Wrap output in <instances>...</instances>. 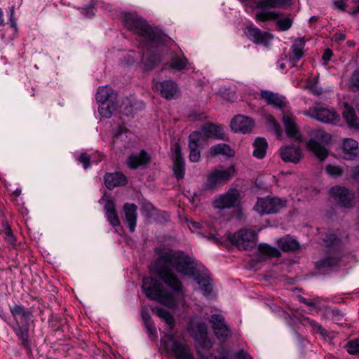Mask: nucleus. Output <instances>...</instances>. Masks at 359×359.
<instances>
[{
	"mask_svg": "<svg viewBox=\"0 0 359 359\" xmlns=\"http://www.w3.org/2000/svg\"><path fill=\"white\" fill-rule=\"evenodd\" d=\"M194 259L182 250H166L155 260L153 274L173 292L180 294L183 285L177 273L191 276L195 273Z\"/></svg>",
	"mask_w": 359,
	"mask_h": 359,
	"instance_id": "1",
	"label": "nucleus"
},
{
	"mask_svg": "<svg viewBox=\"0 0 359 359\" xmlns=\"http://www.w3.org/2000/svg\"><path fill=\"white\" fill-rule=\"evenodd\" d=\"M125 27L140 37L144 46L147 48L158 46L163 43V33L151 27L141 16L135 13H125L122 15Z\"/></svg>",
	"mask_w": 359,
	"mask_h": 359,
	"instance_id": "2",
	"label": "nucleus"
},
{
	"mask_svg": "<svg viewBox=\"0 0 359 359\" xmlns=\"http://www.w3.org/2000/svg\"><path fill=\"white\" fill-rule=\"evenodd\" d=\"M208 139H225V133L222 126L212 123H205L201 127L200 131H194L189 135V160L198 162L201 159L200 149H203Z\"/></svg>",
	"mask_w": 359,
	"mask_h": 359,
	"instance_id": "3",
	"label": "nucleus"
},
{
	"mask_svg": "<svg viewBox=\"0 0 359 359\" xmlns=\"http://www.w3.org/2000/svg\"><path fill=\"white\" fill-rule=\"evenodd\" d=\"M142 288L146 296L151 299L172 308L176 305L172 294L165 290L163 285L152 277L143 278Z\"/></svg>",
	"mask_w": 359,
	"mask_h": 359,
	"instance_id": "4",
	"label": "nucleus"
},
{
	"mask_svg": "<svg viewBox=\"0 0 359 359\" xmlns=\"http://www.w3.org/2000/svg\"><path fill=\"white\" fill-rule=\"evenodd\" d=\"M229 239L239 249L248 250L256 245L257 233L254 230L243 229L231 235Z\"/></svg>",
	"mask_w": 359,
	"mask_h": 359,
	"instance_id": "5",
	"label": "nucleus"
},
{
	"mask_svg": "<svg viewBox=\"0 0 359 359\" xmlns=\"http://www.w3.org/2000/svg\"><path fill=\"white\" fill-rule=\"evenodd\" d=\"M165 337V348L174 354L177 359H194L188 346L176 339L172 333L167 332Z\"/></svg>",
	"mask_w": 359,
	"mask_h": 359,
	"instance_id": "6",
	"label": "nucleus"
},
{
	"mask_svg": "<svg viewBox=\"0 0 359 359\" xmlns=\"http://www.w3.org/2000/svg\"><path fill=\"white\" fill-rule=\"evenodd\" d=\"M304 114L325 123L335 124L339 119V116L334 111L323 107L320 104L310 108Z\"/></svg>",
	"mask_w": 359,
	"mask_h": 359,
	"instance_id": "7",
	"label": "nucleus"
},
{
	"mask_svg": "<svg viewBox=\"0 0 359 359\" xmlns=\"http://www.w3.org/2000/svg\"><path fill=\"white\" fill-rule=\"evenodd\" d=\"M284 206V201L280 198L266 197L258 198L254 209L262 215L271 214L278 212Z\"/></svg>",
	"mask_w": 359,
	"mask_h": 359,
	"instance_id": "8",
	"label": "nucleus"
},
{
	"mask_svg": "<svg viewBox=\"0 0 359 359\" xmlns=\"http://www.w3.org/2000/svg\"><path fill=\"white\" fill-rule=\"evenodd\" d=\"M234 174L235 168L233 165H231L224 170H215L208 175L205 189L207 190L213 189L217 184L231 180Z\"/></svg>",
	"mask_w": 359,
	"mask_h": 359,
	"instance_id": "9",
	"label": "nucleus"
},
{
	"mask_svg": "<svg viewBox=\"0 0 359 359\" xmlns=\"http://www.w3.org/2000/svg\"><path fill=\"white\" fill-rule=\"evenodd\" d=\"M194 337L195 340L198 343L199 346L197 348L196 352L198 356V358L201 359L198 351L201 352L203 355H212V353L203 352L201 350V348L203 349H208L212 346V342L210 339L208 337V328L205 323H198L196 325V331L194 332ZM214 356V355L212 354ZM217 358V356H216ZM219 357H217L219 358ZM222 358L226 359V357L223 356Z\"/></svg>",
	"mask_w": 359,
	"mask_h": 359,
	"instance_id": "10",
	"label": "nucleus"
},
{
	"mask_svg": "<svg viewBox=\"0 0 359 359\" xmlns=\"http://www.w3.org/2000/svg\"><path fill=\"white\" fill-rule=\"evenodd\" d=\"M330 194L334 198L336 203L344 208L352 207V202L354 198V194L349 191L346 187L334 186L330 190Z\"/></svg>",
	"mask_w": 359,
	"mask_h": 359,
	"instance_id": "11",
	"label": "nucleus"
},
{
	"mask_svg": "<svg viewBox=\"0 0 359 359\" xmlns=\"http://www.w3.org/2000/svg\"><path fill=\"white\" fill-rule=\"evenodd\" d=\"M210 322L216 337L222 341L231 336V330L226 324L224 318L220 314H212L210 317Z\"/></svg>",
	"mask_w": 359,
	"mask_h": 359,
	"instance_id": "12",
	"label": "nucleus"
},
{
	"mask_svg": "<svg viewBox=\"0 0 359 359\" xmlns=\"http://www.w3.org/2000/svg\"><path fill=\"white\" fill-rule=\"evenodd\" d=\"M230 126L235 132L243 133H250L254 127V121L252 118L238 114L231 120Z\"/></svg>",
	"mask_w": 359,
	"mask_h": 359,
	"instance_id": "13",
	"label": "nucleus"
},
{
	"mask_svg": "<svg viewBox=\"0 0 359 359\" xmlns=\"http://www.w3.org/2000/svg\"><path fill=\"white\" fill-rule=\"evenodd\" d=\"M137 207L133 203H126L123 207L122 219L128 226L130 232H134L137 222Z\"/></svg>",
	"mask_w": 359,
	"mask_h": 359,
	"instance_id": "14",
	"label": "nucleus"
},
{
	"mask_svg": "<svg viewBox=\"0 0 359 359\" xmlns=\"http://www.w3.org/2000/svg\"><path fill=\"white\" fill-rule=\"evenodd\" d=\"M245 33L248 39L255 43L266 45L273 38L271 34L262 32L259 29L250 26L246 27Z\"/></svg>",
	"mask_w": 359,
	"mask_h": 359,
	"instance_id": "15",
	"label": "nucleus"
},
{
	"mask_svg": "<svg viewBox=\"0 0 359 359\" xmlns=\"http://www.w3.org/2000/svg\"><path fill=\"white\" fill-rule=\"evenodd\" d=\"M151 161V156L145 151L131 154L128 158V165L131 169L144 167Z\"/></svg>",
	"mask_w": 359,
	"mask_h": 359,
	"instance_id": "16",
	"label": "nucleus"
},
{
	"mask_svg": "<svg viewBox=\"0 0 359 359\" xmlns=\"http://www.w3.org/2000/svg\"><path fill=\"white\" fill-rule=\"evenodd\" d=\"M238 193L236 190L229 191L215 201V208L223 210L234 207L238 201Z\"/></svg>",
	"mask_w": 359,
	"mask_h": 359,
	"instance_id": "17",
	"label": "nucleus"
},
{
	"mask_svg": "<svg viewBox=\"0 0 359 359\" xmlns=\"http://www.w3.org/2000/svg\"><path fill=\"white\" fill-rule=\"evenodd\" d=\"M343 158L353 160L359 157L358 143L353 139L347 138L344 140L342 148Z\"/></svg>",
	"mask_w": 359,
	"mask_h": 359,
	"instance_id": "18",
	"label": "nucleus"
},
{
	"mask_svg": "<svg viewBox=\"0 0 359 359\" xmlns=\"http://www.w3.org/2000/svg\"><path fill=\"white\" fill-rule=\"evenodd\" d=\"M156 88L160 90L161 95L167 100L175 98L177 93V84L171 80L156 83Z\"/></svg>",
	"mask_w": 359,
	"mask_h": 359,
	"instance_id": "19",
	"label": "nucleus"
},
{
	"mask_svg": "<svg viewBox=\"0 0 359 359\" xmlns=\"http://www.w3.org/2000/svg\"><path fill=\"white\" fill-rule=\"evenodd\" d=\"M282 159L285 162L298 163L302 154L299 147L288 146L280 149Z\"/></svg>",
	"mask_w": 359,
	"mask_h": 359,
	"instance_id": "20",
	"label": "nucleus"
},
{
	"mask_svg": "<svg viewBox=\"0 0 359 359\" xmlns=\"http://www.w3.org/2000/svg\"><path fill=\"white\" fill-rule=\"evenodd\" d=\"M283 122L287 136L293 138L295 141L299 142H302V135L294 119L290 116H284Z\"/></svg>",
	"mask_w": 359,
	"mask_h": 359,
	"instance_id": "21",
	"label": "nucleus"
},
{
	"mask_svg": "<svg viewBox=\"0 0 359 359\" xmlns=\"http://www.w3.org/2000/svg\"><path fill=\"white\" fill-rule=\"evenodd\" d=\"M106 187L111 190L116 187L124 186L127 184L126 177L121 172L107 173L104 177Z\"/></svg>",
	"mask_w": 359,
	"mask_h": 359,
	"instance_id": "22",
	"label": "nucleus"
},
{
	"mask_svg": "<svg viewBox=\"0 0 359 359\" xmlns=\"http://www.w3.org/2000/svg\"><path fill=\"white\" fill-rule=\"evenodd\" d=\"M173 172L177 180H182L184 178L185 173V163L181 154L180 147L178 144L175 150Z\"/></svg>",
	"mask_w": 359,
	"mask_h": 359,
	"instance_id": "23",
	"label": "nucleus"
},
{
	"mask_svg": "<svg viewBox=\"0 0 359 359\" xmlns=\"http://www.w3.org/2000/svg\"><path fill=\"white\" fill-rule=\"evenodd\" d=\"M260 97L266 101L267 104L282 109L284 107V97L280 96L278 93H274L269 90H262Z\"/></svg>",
	"mask_w": 359,
	"mask_h": 359,
	"instance_id": "24",
	"label": "nucleus"
},
{
	"mask_svg": "<svg viewBox=\"0 0 359 359\" xmlns=\"http://www.w3.org/2000/svg\"><path fill=\"white\" fill-rule=\"evenodd\" d=\"M96 100L98 103L109 102L116 100V95L111 87L106 86L98 88L96 93Z\"/></svg>",
	"mask_w": 359,
	"mask_h": 359,
	"instance_id": "25",
	"label": "nucleus"
},
{
	"mask_svg": "<svg viewBox=\"0 0 359 359\" xmlns=\"http://www.w3.org/2000/svg\"><path fill=\"white\" fill-rule=\"evenodd\" d=\"M305 46V41L302 38H297L294 40L291 46L290 53V59L297 62L304 55L303 49Z\"/></svg>",
	"mask_w": 359,
	"mask_h": 359,
	"instance_id": "26",
	"label": "nucleus"
},
{
	"mask_svg": "<svg viewBox=\"0 0 359 359\" xmlns=\"http://www.w3.org/2000/svg\"><path fill=\"white\" fill-rule=\"evenodd\" d=\"M104 209L106 211V215L109 223L113 226H118L121 224L117 211L115 208L114 203L108 200L104 205Z\"/></svg>",
	"mask_w": 359,
	"mask_h": 359,
	"instance_id": "27",
	"label": "nucleus"
},
{
	"mask_svg": "<svg viewBox=\"0 0 359 359\" xmlns=\"http://www.w3.org/2000/svg\"><path fill=\"white\" fill-rule=\"evenodd\" d=\"M306 146L320 161H323L327 156V149L315 140L311 139Z\"/></svg>",
	"mask_w": 359,
	"mask_h": 359,
	"instance_id": "28",
	"label": "nucleus"
},
{
	"mask_svg": "<svg viewBox=\"0 0 359 359\" xmlns=\"http://www.w3.org/2000/svg\"><path fill=\"white\" fill-rule=\"evenodd\" d=\"M209 154L212 157H215L219 154L228 157H232L234 155V151L229 144L220 143L211 147L209 150Z\"/></svg>",
	"mask_w": 359,
	"mask_h": 359,
	"instance_id": "29",
	"label": "nucleus"
},
{
	"mask_svg": "<svg viewBox=\"0 0 359 359\" xmlns=\"http://www.w3.org/2000/svg\"><path fill=\"white\" fill-rule=\"evenodd\" d=\"M254 151L253 155L257 158H263L268 148V143L265 138L257 137L255 139L254 143Z\"/></svg>",
	"mask_w": 359,
	"mask_h": 359,
	"instance_id": "30",
	"label": "nucleus"
},
{
	"mask_svg": "<svg viewBox=\"0 0 359 359\" xmlns=\"http://www.w3.org/2000/svg\"><path fill=\"white\" fill-rule=\"evenodd\" d=\"M344 108L345 110L343 112V117L345 118L348 126L352 128H358L359 123L355 110L346 103L344 104Z\"/></svg>",
	"mask_w": 359,
	"mask_h": 359,
	"instance_id": "31",
	"label": "nucleus"
},
{
	"mask_svg": "<svg viewBox=\"0 0 359 359\" xmlns=\"http://www.w3.org/2000/svg\"><path fill=\"white\" fill-rule=\"evenodd\" d=\"M118 103L116 101L100 103L99 107L100 114L104 118H110L113 112L117 109Z\"/></svg>",
	"mask_w": 359,
	"mask_h": 359,
	"instance_id": "32",
	"label": "nucleus"
},
{
	"mask_svg": "<svg viewBox=\"0 0 359 359\" xmlns=\"http://www.w3.org/2000/svg\"><path fill=\"white\" fill-rule=\"evenodd\" d=\"M196 280L203 287V294L209 296L212 290V280L205 275H199L196 278Z\"/></svg>",
	"mask_w": 359,
	"mask_h": 359,
	"instance_id": "33",
	"label": "nucleus"
},
{
	"mask_svg": "<svg viewBox=\"0 0 359 359\" xmlns=\"http://www.w3.org/2000/svg\"><path fill=\"white\" fill-rule=\"evenodd\" d=\"M340 257L339 256L334 257H326L315 263L316 268L318 270H321L325 268L332 267L337 266L340 262Z\"/></svg>",
	"mask_w": 359,
	"mask_h": 359,
	"instance_id": "34",
	"label": "nucleus"
},
{
	"mask_svg": "<svg viewBox=\"0 0 359 359\" xmlns=\"http://www.w3.org/2000/svg\"><path fill=\"white\" fill-rule=\"evenodd\" d=\"M280 246L284 252L295 251L299 248V243L290 237H286L280 240Z\"/></svg>",
	"mask_w": 359,
	"mask_h": 359,
	"instance_id": "35",
	"label": "nucleus"
},
{
	"mask_svg": "<svg viewBox=\"0 0 359 359\" xmlns=\"http://www.w3.org/2000/svg\"><path fill=\"white\" fill-rule=\"evenodd\" d=\"M156 314L160 318L165 322V323L169 326L170 331H172L175 325L173 316L169 311L163 308L158 309ZM170 332L172 333V332Z\"/></svg>",
	"mask_w": 359,
	"mask_h": 359,
	"instance_id": "36",
	"label": "nucleus"
},
{
	"mask_svg": "<svg viewBox=\"0 0 359 359\" xmlns=\"http://www.w3.org/2000/svg\"><path fill=\"white\" fill-rule=\"evenodd\" d=\"M161 62V57L158 54H150L144 62V69L151 70Z\"/></svg>",
	"mask_w": 359,
	"mask_h": 359,
	"instance_id": "37",
	"label": "nucleus"
},
{
	"mask_svg": "<svg viewBox=\"0 0 359 359\" xmlns=\"http://www.w3.org/2000/svg\"><path fill=\"white\" fill-rule=\"evenodd\" d=\"M187 60L184 57L176 56L171 59L170 67L177 70H182L187 67Z\"/></svg>",
	"mask_w": 359,
	"mask_h": 359,
	"instance_id": "38",
	"label": "nucleus"
},
{
	"mask_svg": "<svg viewBox=\"0 0 359 359\" xmlns=\"http://www.w3.org/2000/svg\"><path fill=\"white\" fill-rule=\"evenodd\" d=\"M259 251L264 255H269L272 257H279L280 252L276 248H272L266 244H260L259 245Z\"/></svg>",
	"mask_w": 359,
	"mask_h": 359,
	"instance_id": "39",
	"label": "nucleus"
},
{
	"mask_svg": "<svg viewBox=\"0 0 359 359\" xmlns=\"http://www.w3.org/2000/svg\"><path fill=\"white\" fill-rule=\"evenodd\" d=\"M290 0H263L258 4V6L264 8H280L289 3Z\"/></svg>",
	"mask_w": 359,
	"mask_h": 359,
	"instance_id": "40",
	"label": "nucleus"
},
{
	"mask_svg": "<svg viewBox=\"0 0 359 359\" xmlns=\"http://www.w3.org/2000/svg\"><path fill=\"white\" fill-rule=\"evenodd\" d=\"M278 13L272 11L266 12L262 10L260 12H257L255 15V20L257 21L266 22L270 20H276L278 18Z\"/></svg>",
	"mask_w": 359,
	"mask_h": 359,
	"instance_id": "41",
	"label": "nucleus"
},
{
	"mask_svg": "<svg viewBox=\"0 0 359 359\" xmlns=\"http://www.w3.org/2000/svg\"><path fill=\"white\" fill-rule=\"evenodd\" d=\"M324 241L326 243L327 248L330 249L333 248L334 251H338L339 250L340 240L334 234L327 235Z\"/></svg>",
	"mask_w": 359,
	"mask_h": 359,
	"instance_id": "42",
	"label": "nucleus"
},
{
	"mask_svg": "<svg viewBox=\"0 0 359 359\" xmlns=\"http://www.w3.org/2000/svg\"><path fill=\"white\" fill-rule=\"evenodd\" d=\"M347 352L351 355L359 354V338L348 341L346 344Z\"/></svg>",
	"mask_w": 359,
	"mask_h": 359,
	"instance_id": "43",
	"label": "nucleus"
},
{
	"mask_svg": "<svg viewBox=\"0 0 359 359\" xmlns=\"http://www.w3.org/2000/svg\"><path fill=\"white\" fill-rule=\"evenodd\" d=\"M4 225L5 226V229L4 232L5 235V241H6L8 245L13 247L15 245V238L12 233L11 229L7 222L4 224Z\"/></svg>",
	"mask_w": 359,
	"mask_h": 359,
	"instance_id": "44",
	"label": "nucleus"
},
{
	"mask_svg": "<svg viewBox=\"0 0 359 359\" xmlns=\"http://www.w3.org/2000/svg\"><path fill=\"white\" fill-rule=\"evenodd\" d=\"M293 20L292 18L289 17L280 18L276 21V25L280 31H286L288 30L292 25Z\"/></svg>",
	"mask_w": 359,
	"mask_h": 359,
	"instance_id": "45",
	"label": "nucleus"
},
{
	"mask_svg": "<svg viewBox=\"0 0 359 359\" xmlns=\"http://www.w3.org/2000/svg\"><path fill=\"white\" fill-rule=\"evenodd\" d=\"M11 312L13 316L16 318L18 316H22L25 318H27L29 316V313L25 311V309L22 306L15 305L11 308Z\"/></svg>",
	"mask_w": 359,
	"mask_h": 359,
	"instance_id": "46",
	"label": "nucleus"
},
{
	"mask_svg": "<svg viewBox=\"0 0 359 359\" xmlns=\"http://www.w3.org/2000/svg\"><path fill=\"white\" fill-rule=\"evenodd\" d=\"M313 135L315 138L323 142L328 143L331 140L330 135L325 133L322 129H317L313 132Z\"/></svg>",
	"mask_w": 359,
	"mask_h": 359,
	"instance_id": "47",
	"label": "nucleus"
},
{
	"mask_svg": "<svg viewBox=\"0 0 359 359\" xmlns=\"http://www.w3.org/2000/svg\"><path fill=\"white\" fill-rule=\"evenodd\" d=\"M327 173L332 177H339L343 174V169L338 165H327L326 166Z\"/></svg>",
	"mask_w": 359,
	"mask_h": 359,
	"instance_id": "48",
	"label": "nucleus"
},
{
	"mask_svg": "<svg viewBox=\"0 0 359 359\" xmlns=\"http://www.w3.org/2000/svg\"><path fill=\"white\" fill-rule=\"evenodd\" d=\"M16 334L22 341V344L27 346L28 343V329L24 327H19Z\"/></svg>",
	"mask_w": 359,
	"mask_h": 359,
	"instance_id": "49",
	"label": "nucleus"
},
{
	"mask_svg": "<svg viewBox=\"0 0 359 359\" xmlns=\"http://www.w3.org/2000/svg\"><path fill=\"white\" fill-rule=\"evenodd\" d=\"M267 122L271 128L275 131L277 137H280L282 133V128L275 121L273 117L269 118Z\"/></svg>",
	"mask_w": 359,
	"mask_h": 359,
	"instance_id": "50",
	"label": "nucleus"
},
{
	"mask_svg": "<svg viewBox=\"0 0 359 359\" xmlns=\"http://www.w3.org/2000/svg\"><path fill=\"white\" fill-rule=\"evenodd\" d=\"M77 160L83 164L84 169H88L90 165V156L85 152L81 153Z\"/></svg>",
	"mask_w": 359,
	"mask_h": 359,
	"instance_id": "51",
	"label": "nucleus"
},
{
	"mask_svg": "<svg viewBox=\"0 0 359 359\" xmlns=\"http://www.w3.org/2000/svg\"><path fill=\"white\" fill-rule=\"evenodd\" d=\"M352 87L355 88V90H359V70H355L350 78ZM354 91V90H353Z\"/></svg>",
	"mask_w": 359,
	"mask_h": 359,
	"instance_id": "52",
	"label": "nucleus"
},
{
	"mask_svg": "<svg viewBox=\"0 0 359 359\" xmlns=\"http://www.w3.org/2000/svg\"><path fill=\"white\" fill-rule=\"evenodd\" d=\"M144 326H145V327L147 329V331L148 334L150 336H154V335L156 334V327H155V326L154 325L153 321L144 324Z\"/></svg>",
	"mask_w": 359,
	"mask_h": 359,
	"instance_id": "53",
	"label": "nucleus"
},
{
	"mask_svg": "<svg viewBox=\"0 0 359 359\" xmlns=\"http://www.w3.org/2000/svg\"><path fill=\"white\" fill-rule=\"evenodd\" d=\"M351 177L354 181L359 182V165L351 169Z\"/></svg>",
	"mask_w": 359,
	"mask_h": 359,
	"instance_id": "54",
	"label": "nucleus"
},
{
	"mask_svg": "<svg viewBox=\"0 0 359 359\" xmlns=\"http://www.w3.org/2000/svg\"><path fill=\"white\" fill-rule=\"evenodd\" d=\"M346 38V36L344 33L337 32L333 35L332 40L335 42L339 43L344 41Z\"/></svg>",
	"mask_w": 359,
	"mask_h": 359,
	"instance_id": "55",
	"label": "nucleus"
},
{
	"mask_svg": "<svg viewBox=\"0 0 359 359\" xmlns=\"http://www.w3.org/2000/svg\"><path fill=\"white\" fill-rule=\"evenodd\" d=\"M235 356L237 359H252L244 350L241 349L238 351Z\"/></svg>",
	"mask_w": 359,
	"mask_h": 359,
	"instance_id": "56",
	"label": "nucleus"
},
{
	"mask_svg": "<svg viewBox=\"0 0 359 359\" xmlns=\"http://www.w3.org/2000/svg\"><path fill=\"white\" fill-rule=\"evenodd\" d=\"M332 55V51L331 50V49L327 48V49H325V50L324 51V53L323 54L322 59L325 62H327L331 59Z\"/></svg>",
	"mask_w": 359,
	"mask_h": 359,
	"instance_id": "57",
	"label": "nucleus"
},
{
	"mask_svg": "<svg viewBox=\"0 0 359 359\" xmlns=\"http://www.w3.org/2000/svg\"><path fill=\"white\" fill-rule=\"evenodd\" d=\"M142 318L144 321V324L148 323L149 322H151V318L149 315V313L147 311H142Z\"/></svg>",
	"mask_w": 359,
	"mask_h": 359,
	"instance_id": "58",
	"label": "nucleus"
},
{
	"mask_svg": "<svg viewBox=\"0 0 359 359\" xmlns=\"http://www.w3.org/2000/svg\"><path fill=\"white\" fill-rule=\"evenodd\" d=\"M334 4L336 8L340 9L341 11H345V4L342 0L335 1Z\"/></svg>",
	"mask_w": 359,
	"mask_h": 359,
	"instance_id": "59",
	"label": "nucleus"
},
{
	"mask_svg": "<svg viewBox=\"0 0 359 359\" xmlns=\"http://www.w3.org/2000/svg\"><path fill=\"white\" fill-rule=\"evenodd\" d=\"M314 327L317 330V331L322 335H326V330L319 324H313Z\"/></svg>",
	"mask_w": 359,
	"mask_h": 359,
	"instance_id": "60",
	"label": "nucleus"
},
{
	"mask_svg": "<svg viewBox=\"0 0 359 359\" xmlns=\"http://www.w3.org/2000/svg\"><path fill=\"white\" fill-rule=\"evenodd\" d=\"M314 327L317 330V331L322 335H326V330L319 324H313Z\"/></svg>",
	"mask_w": 359,
	"mask_h": 359,
	"instance_id": "61",
	"label": "nucleus"
},
{
	"mask_svg": "<svg viewBox=\"0 0 359 359\" xmlns=\"http://www.w3.org/2000/svg\"><path fill=\"white\" fill-rule=\"evenodd\" d=\"M198 353L200 355L201 359H225L224 358H216L213 356L212 355H203L201 352L198 351Z\"/></svg>",
	"mask_w": 359,
	"mask_h": 359,
	"instance_id": "62",
	"label": "nucleus"
},
{
	"mask_svg": "<svg viewBox=\"0 0 359 359\" xmlns=\"http://www.w3.org/2000/svg\"><path fill=\"white\" fill-rule=\"evenodd\" d=\"M85 15L87 17V18H91L92 16L94 15V13L93 12V8L91 7L90 8H88L86 11V13H85Z\"/></svg>",
	"mask_w": 359,
	"mask_h": 359,
	"instance_id": "63",
	"label": "nucleus"
},
{
	"mask_svg": "<svg viewBox=\"0 0 359 359\" xmlns=\"http://www.w3.org/2000/svg\"><path fill=\"white\" fill-rule=\"evenodd\" d=\"M359 13V1H358V5L355 7L352 11H349L348 13L351 15H355L356 14H358Z\"/></svg>",
	"mask_w": 359,
	"mask_h": 359,
	"instance_id": "64",
	"label": "nucleus"
}]
</instances>
